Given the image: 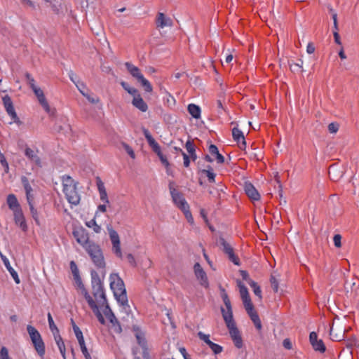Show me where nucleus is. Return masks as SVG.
Returning <instances> with one entry per match:
<instances>
[{"label":"nucleus","mask_w":359,"mask_h":359,"mask_svg":"<svg viewBox=\"0 0 359 359\" xmlns=\"http://www.w3.org/2000/svg\"><path fill=\"white\" fill-rule=\"evenodd\" d=\"M244 190L250 200L256 201H259L260 194L251 183L245 182L244 185Z\"/></svg>","instance_id":"16"},{"label":"nucleus","mask_w":359,"mask_h":359,"mask_svg":"<svg viewBox=\"0 0 359 359\" xmlns=\"http://www.w3.org/2000/svg\"><path fill=\"white\" fill-rule=\"evenodd\" d=\"M208 152L212 156L217 163L222 164L224 162V157L219 152L218 148L215 144H210Z\"/></svg>","instance_id":"20"},{"label":"nucleus","mask_w":359,"mask_h":359,"mask_svg":"<svg viewBox=\"0 0 359 359\" xmlns=\"http://www.w3.org/2000/svg\"><path fill=\"white\" fill-rule=\"evenodd\" d=\"M97 189L99 191L100 200L104 203H109V201L106 189L103 182L100 180L97 182Z\"/></svg>","instance_id":"26"},{"label":"nucleus","mask_w":359,"mask_h":359,"mask_svg":"<svg viewBox=\"0 0 359 359\" xmlns=\"http://www.w3.org/2000/svg\"><path fill=\"white\" fill-rule=\"evenodd\" d=\"M209 347L211 348V350L213 351L215 354H219L223 351L222 346L212 341L209 345Z\"/></svg>","instance_id":"49"},{"label":"nucleus","mask_w":359,"mask_h":359,"mask_svg":"<svg viewBox=\"0 0 359 359\" xmlns=\"http://www.w3.org/2000/svg\"><path fill=\"white\" fill-rule=\"evenodd\" d=\"M28 205L29 206L30 212H31L33 219L35 220L36 223L38 225H39L40 223H39V215H38L37 210L34 207V202H29V203H28Z\"/></svg>","instance_id":"45"},{"label":"nucleus","mask_w":359,"mask_h":359,"mask_svg":"<svg viewBox=\"0 0 359 359\" xmlns=\"http://www.w3.org/2000/svg\"><path fill=\"white\" fill-rule=\"evenodd\" d=\"M309 340H310L311 345L313 344V343H315L316 341H317L318 340V335L315 332H312L310 333Z\"/></svg>","instance_id":"61"},{"label":"nucleus","mask_w":359,"mask_h":359,"mask_svg":"<svg viewBox=\"0 0 359 359\" xmlns=\"http://www.w3.org/2000/svg\"><path fill=\"white\" fill-rule=\"evenodd\" d=\"M330 338L333 341H341L344 339V329H341L338 332H336L333 326L331 327L330 331Z\"/></svg>","instance_id":"31"},{"label":"nucleus","mask_w":359,"mask_h":359,"mask_svg":"<svg viewBox=\"0 0 359 359\" xmlns=\"http://www.w3.org/2000/svg\"><path fill=\"white\" fill-rule=\"evenodd\" d=\"M146 137L149 146L151 147L154 153L161 149L159 144L153 138V136H146Z\"/></svg>","instance_id":"43"},{"label":"nucleus","mask_w":359,"mask_h":359,"mask_svg":"<svg viewBox=\"0 0 359 359\" xmlns=\"http://www.w3.org/2000/svg\"><path fill=\"white\" fill-rule=\"evenodd\" d=\"M136 337H137L138 344L144 347L146 344L144 339L138 334L136 335Z\"/></svg>","instance_id":"64"},{"label":"nucleus","mask_w":359,"mask_h":359,"mask_svg":"<svg viewBox=\"0 0 359 359\" xmlns=\"http://www.w3.org/2000/svg\"><path fill=\"white\" fill-rule=\"evenodd\" d=\"M312 346L315 351L320 353H324L326 350L325 346L321 339H318L315 343H313Z\"/></svg>","instance_id":"41"},{"label":"nucleus","mask_w":359,"mask_h":359,"mask_svg":"<svg viewBox=\"0 0 359 359\" xmlns=\"http://www.w3.org/2000/svg\"><path fill=\"white\" fill-rule=\"evenodd\" d=\"M110 241L112 244V252L118 258L123 259V254L121 248V242L118 233L114 230L111 226L107 227Z\"/></svg>","instance_id":"8"},{"label":"nucleus","mask_w":359,"mask_h":359,"mask_svg":"<svg viewBox=\"0 0 359 359\" xmlns=\"http://www.w3.org/2000/svg\"><path fill=\"white\" fill-rule=\"evenodd\" d=\"M77 88L79 90V92L85 97L86 99L92 104H97L100 102V100L98 97H91L88 93H86L83 90H81V89L79 88V86H77Z\"/></svg>","instance_id":"44"},{"label":"nucleus","mask_w":359,"mask_h":359,"mask_svg":"<svg viewBox=\"0 0 359 359\" xmlns=\"http://www.w3.org/2000/svg\"><path fill=\"white\" fill-rule=\"evenodd\" d=\"M121 85L126 91H127L129 94H130L133 96L135 95L136 93L138 92V90L136 88L130 87V86L125 81H121Z\"/></svg>","instance_id":"48"},{"label":"nucleus","mask_w":359,"mask_h":359,"mask_svg":"<svg viewBox=\"0 0 359 359\" xmlns=\"http://www.w3.org/2000/svg\"><path fill=\"white\" fill-rule=\"evenodd\" d=\"M14 221L23 231H27V225L22 208L13 211Z\"/></svg>","instance_id":"15"},{"label":"nucleus","mask_w":359,"mask_h":359,"mask_svg":"<svg viewBox=\"0 0 359 359\" xmlns=\"http://www.w3.org/2000/svg\"><path fill=\"white\" fill-rule=\"evenodd\" d=\"M219 242L223 247V251L227 255L229 260L235 265L239 266V258L235 255L232 247L224 238H220Z\"/></svg>","instance_id":"12"},{"label":"nucleus","mask_w":359,"mask_h":359,"mask_svg":"<svg viewBox=\"0 0 359 359\" xmlns=\"http://www.w3.org/2000/svg\"><path fill=\"white\" fill-rule=\"evenodd\" d=\"M117 148L118 149H123L132 159H135L136 158V155L133 149L127 143L121 142L117 144Z\"/></svg>","instance_id":"29"},{"label":"nucleus","mask_w":359,"mask_h":359,"mask_svg":"<svg viewBox=\"0 0 359 359\" xmlns=\"http://www.w3.org/2000/svg\"><path fill=\"white\" fill-rule=\"evenodd\" d=\"M201 172L206 175L209 182L214 183L215 182L216 174L213 172L211 166L209 165L207 169L202 170Z\"/></svg>","instance_id":"35"},{"label":"nucleus","mask_w":359,"mask_h":359,"mask_svg":"<svg viewBox=\"0 0 359 359\" xmlns=\"http://www.w3.org/2000/svg\"><path fill=\"white\" fill-rule=\"evenodd\" d=\"M37 99L40 104L42 106V107L47 113H48L50 115H54L55 109H50L48 102L45 97L44 93L43 95H41V96L37 97Z\"/></svg>","instance_id":"28"},{"label":"nucleus","mask_w":359,"mask_h":359,"mask_svg":"<svg viewBox=\"0 0 359 359\" xmlns=\"http://www.w3.org/2000/svg\"><path fill=\"white\" fill-rule=\"evenodd\" d=\"M242 301H243L244 307H245L247 313L248 312H251L252 310L255 309L253 304H252V302L251 301L250 297H248L247 299H244Z\"/></svg>","instance_id":"46"},{"label":"nucleus","mask_w":359,"mask_h":359,"mask_svg":"<svg viewBox=\"0 0 359 359\" xmlns=\"http://www.w3.org/2000/svg\"><path fill=\"white\" fill-rule=\"evenodd\" d=\"M248 284L252 288L254 294L257 296L259 299H262V290L258 284L252 279H249Z\"/></svg>","instance_id":"36"},{"label":"nucleus","mask_w":359,"mask_h":359,"mask_svg":"<svg viewBox=\"0 0 359 359\" xmlns=\"http://www.w3.org/2000/svg\"><path fill=\"white\" fill-rule=\"evenodd\" d=\"M62 191L67 201L73 205H77L81 200L79 194L77 191V182L70 177L65 175L62 177Z\"/></svg>","instance_id":"4"},{"label":"nucleus","mask_w":359,"mask_h":359,"mask_svg":"<svg viewBox=\"0 0 359 359\" xmlns=\"http://www.w3.org/2000/svg\"><path fill=\"white\" fill-rule=\"evenodd\" d=\"M73 236L78 243H79L84 249L86 245L93 243L89 240V234L83 228H79L73 231Z\"/></svg>","instance_id":"10"},{"label":"nucleus","mask_w":359,"mask_h":359,"mask_svg":"<svg viewBox=\"0 0 359 359\" xmlns=\"http://www.w3.org/2000/svg\"><path fill=\"white\" fill-rule=\"evenodd\" d=\"M93 263L97 269H104L106 262L100 246L95 242L86 245L85 248Z\"/></svg>","instance_id":"5"},{"label":"nucleus","mask_w":359,"mask_h":359,"mask_svg":"<svg viewBox=\"0 0 359 359\" xmlns=\"http://www.w3.org/2000/svg\"><path fill=\"white\" fill-rule=\"evenodd\" d=\"M250 319L253 322L255 326L258 330H261L262 326L259 317L255 310H252L251 312H248Z\"/></svg>","instance_id":"30"},{"label":"nucleus","mask_w":359,"mask_h":359,"mask_svg":"<svg viewBox=\"0 0 359 359\" xmlns=\"http://www.w3.org/2000/svg\"><path fill=\"white\" fill-rule=\"evenodd\" d=\"M125 66L127 69V70L130 72V74L135 77L137 80H139L140 79V76H143V75L141 74L140 69L130 62H126Z\"/></svg>","instance_id":"24"},{"label":"nucleus","mask_w":359,"mask_h":359,"mask_svg":"<svg viewBox=\"0 0 359 359\" xmlns=\"http://www.w3.org/2000/svg\"><path fill=\"white\" fill-rule=\"evenodd\" d=\"M54 130L55 133L60 134H67L72 131L69 124L65 122H58L55 125Z\"/></svg>","instance_id":"22"},{"label":"nucleus","mask_w":359,"mask_h":359,"mask_svg":"<svg viewBox=\"0 0 359 359\" xmlns=\"http://www.w3.org/2000/svg\"><path fill=\"white\" fill-rule=\"evenodd\" d=\"M334 246L336 248L341 247V236L339 234H335L333 238Z\"/></svg>","instance_id":"56"},{"label":"nucleus","mask_w":359,"mask_h":359,"mask_svg":"<svg viewBox=\"0 0 359 359\" xmlns=\"http://www.w3.org/2000/svg\"><path fill=\"white\" fill-rule=\"evenodd\" d=\"M220 290L222 292L221 296L222 300L226 309H224L222 307L221 308L222 317L229 330V334L233 341L235 346L238 348H241L243 347V339L241 333L238 329L237 328L236 323L233 320L231 301L225 290L221 287Z\"/></svg>","instance_id":"2"},{"label":"nucleus","mask_w":359,"mask_h":359,"mask_svg":"<svg viewBox=\"0 0 359 359\" xmlns=\"http://www.w3.org/2000/svg\"><path fill=\"white\" fill-rule=\"evenodd\" d=\"M110 288L119 305L126 312L130 309L126 290L123 280L117 273H112L109 276Z\"/></svg>","instance_id":"3"},{"label":"nucleus","mask_w":359,"mask_h":359,"mask_svg":"<svg viewBox=\"0 0 359 359\" xmlns=\"http://www.w3.org/2000/svg\"><path fill=\"white\" fill-rule=\"evenodd\" d=\"M132 104L142 112H145L148 109L147 103L143 100L138 92L133 95Z\"/></svg>","instance_id":"19"},{"label":"nucleus","mask_w":359,"mask_h":359,"mask_svg":"<svg viewBox=\"0 0 359 359\" xmlns=\"http://www.w3.org/2000/svg\"><path fill=\"white\" fill-rule=\"evenodd\" d=\"M328 174L330 180L332 181H338L344 175V170L339 166L332 165L329 168Z\"/></svg>","instance_id":"18"},{"label":"nucleus","mask_w":359,"mask_h":359,"mask_svg":"<svg viewBox=\"0 0 359 359\" xmlns=\"http://www.w3.org/2000/svg\"><path fill=\"white\" fill-rule=\"evenodd\" d=\"M0 359H11L9 357L8 351L5 346H3L0 350Z\"/></svg>","instance_id":"54"},{"label":"nucleus","mask_w":359,"mask_h":359,"mask_svg":"<svg viewBox=\"0 0 359 359\" xmlns=\"http://www.w3.org/2000/svg\"><path fill=\"white\" fill-rule=\"evenodd\" d=\"M91 276L93 296H91L86 289L79 276H75L76 287L79 290V294L85 298L88 306L97 316L99 322L104 325L105 323V320L102 313L97 310V304L102 305L103 303H104L105 292L103 284L95 271H92Z\"/></svg>","instance_id":"1"},{"label":"nucleus","mask_w":359,"mask_h":359,"mask_svg":"<svg viewBox=\"0 0 359 359\" xmlns=\"http://www.w3.org/2000/svg\"><path fill=\"white\" fill-rule=\"evenodd\" d=\"M140 79L137 80L139 83H140L141 86L144 88V90L146 92L151 93L153 90L151 83L147 80L144 76H140Z\"/></svg>","instance_id":"38"},{"label":"nucleus","mask_w":359,"mask_h":359,"mask_svg":"<svg viewBox=\"0 0 359 359\" xmlns=\"http://www.w3.org/2000/svg\"><path fill=\"white\" fill-rule=\"evenodd\" d=\"M7 203L9 208L13 212L18 209H21V207L18 201L16 196L14 194H9L7 198Z\"/></svg>","instance_id":"25"},{"label":"nucleus","mask_w":359,"mask_h":359,"mask_svg":"<svg viewBox=\"0 0 359 359\" xmlns=\"http://www.w3.org/2000/svg\"><path fill=\"white\" fill-rule=\"evenodd\" d=\"M155 153L158 156V158H159L161 162L162 163V164L165 167L168 168L170 165V163H169L166 156L165 155H163V154L162 153L161 149H160L159 150H158Z\"/></svg>","instance_id":"47"},{"label":"nucleus","mask_w":359,"mask_h":359,"mask_svg":"<svg viewBox=\"0 0 359 359\" xmlns=\"http://www.w3.org/2000/svg\"><path fill=\"white\" fill-rule=\"evenodd\" d=\"M4 106L8 113V114L11 116V119L13 121H16L18 119L17 114L15 111L11 97L8 95H6L2 97Z\"/></svg>","instance_id":"14"},{"label":"nucleus","mask_w":359,"mask_h":359,"mask_svg":"<svg viewBox=\"0 0 359 359\" xmlns=\"http://www.w3.org/2000/svg\"><path fill=\"white\" fill-rule=\"evenodd\" d=\"M27 332L30 337L35 350L40 356L45 354V344L39 331L33 326L28 325Z\"/></svg>","instance_id":"6"},{"label":"nucleus","mask_w":359,"mask_h":359,"mask_svg":"<svg viewBox=\"0 0 359 359\" xmlns=\"http://www.w3.org/2000/svg\"><path fill=\"white\" fill-rule=\"evenodd\" d=\"M38 150H33L29 147L26 148L25 151V156L33 161L36 165L41 166V159L37 155Z\"/></svg>","instance_id":"21"},{"label":"nucleus","mask_w":359,"mask_h":359,"mask_svg":"<svg viewBox=\"0 0 359 359\" xmlns=\"http://www.w3.org/2000/svg\"><path fill=\"white\" fill-rule=\"evenodd\" d=\"M327 128L330 133H336L339 130V123L337 122L331 123L328 125Z\"/></svg>","instance_id":"50"},{"label":"nucleus","mask_w":359,"mask_h":359,"mask_svg":"<svg viewBox=\"0 0 359 359\" xmlns=\"http://www.w3.org/2000/svg\"><path fill=\"white\" fill-rule=\"evenodd\" d=\"M4 264L7 269V270L11 273V276L14 279L15 282L17 284L20 283V278L18 277V273L14 270V269L11 266L10 262L7 258L3 259Z\"/></svg>","instance_id":"27"},{"label":"nucleus","mask_w":359,"mask_h":359,"mask_svg":"<svg viewBox=\"0 0 359 359\" xmlns=\"http://www.w3.org/2000/svg\"><path fill=\"white\" fill-rule=\"evenodd\" d=\"M72 324H73V325H72L73 330H74L75 336L78 340L79 344L84 341L83 333H82L81 330H80V328L74 323L73 320H72Z\"/></svg>","instance_id":"39"},{"label":"nucleus","mask_w":359,"mask_h":359,"mask_svg":"<svg viewBox=\"0 0 359 359\" xmlns=\"http://www.w3.org/2000/svg\"><path fill=\"white\" fill-rule=\"evenodd\" d=\"M79 346H80L81 352L84 356L87 355V354H90L87 350L86 346L85 341L79 343Z\"/></svg>","instance_id":"62"},{"label":"nucleus","mask_w":359,"mask_h":359,"mask_svg":"<svg viewBox=\"0 0 359 359\" xmlns=\"http://www.w3.org/2000/svg\"><path fill=\"white\" fill-rule=\"evenodd\" d=\"M270 282L271 285V287L273 290L275 292H277L278 290V279L274 276H271L270 278Z\"/></svg>","instance_id":"52"},{"label":"nucleus","mask_w":359,"mask_h":359,"mask_svg":"<svg viewBox=\"0 0 359 359\" xmlns=\"http://www.w3.org/2000/svg\"><path fill=\"white\" fill-rule=\"evenodd\" d=\"M86 225L88 228H92L95 233H100L102 231L100 225L97 224L95 220V217L86 222Z\"/></svg>","instance_id":"37"},{"label":"nucleus","mask_w":359,"mask_h":359,"mask_svg":"<svg viewBox=\"0 0 359 359\" xmlns=\"http://www.w3.org/2000/svg\"><path fill=\"white\" fill-rule=\"evenodd\" d=\"M126 259L130 265H132L133 266H135L136 265V262H135V257L132 254H130V253L126 255Z\"/></svg>","instance_id":"58"},{"label":"nucleus","mask_w":359,"mask_h":359,"mask_svg":"<svg viewBox=\"0 0 359 359\" xmlns=\"http://www.w3.org/2000/svg\"><path fill=\"white\" fill-rule=\"evenodd\" d=\"M181 152H182V155L183 156V160H184V166L186 167V168H188L190 165V159L191 157L189 156V154H187L186 153H184L183 151L180 150Z\"/></svg>","instance_id":"55"},{"label":"nucleus","mask_w":359,"mask_h":359,"mask_svg":"<svg viewBox=\"0 0 359 359\" xmlns=\"http://www.w3.org/2000/svg\"><path fill=\"white\" fill-rule=\"evenodd\" d=\"M169 191L174 204L182 211L186 208H189V205L182 194L175 187V183L173 181L169 182Z\"/></svg>","instance_id":"7"},{"label":"nucleus","mask_w":359,"mask_h":359,"mask_svg":"<svg viewBox=\"0 0 359 359\" xmlns=\"http://www.w3.org/2000/svg\"><path fill=\"white\" fill-rule=\"evenodd\" d=\"M188 111L194 118H198L200 117L201 109L198 105H196L194 104H189Z\"/></svg>","instance_id":"34"},{"label":"nucleus","mask_w":359,"mask_h":359,"mask_svg":"<svg viewBox=\"0 0 359 359\" xmlns=\"http://www.w3.org/2000/svg\"><path fill=\"white\" fill-rule=\"evenodd\" d=\"M21 182H22V184L24 189L25 191V193H26V198H27V203L34 202V194H33V189L32 188V186L30 184L29 180L27 179V177L22 176L21 177Z\"/></svg>","instance_id":"17"},{"label":"nucleus","mask_w":359,"mask_h":359,"mask_svg":"<svg viewBox=\"0 0 359 359\" xmlns=\"http://www.w3.org/2000/svg\"><path fill=\"white\" fill-rule=\"evenodd\" d=\"M100 309H102L104 314L113 325H117L118 326L119 332H121V328L120 327L119 323L107 303L106 295H104V303H103L102 305L97 304V310L100 312Z\"/></svg>","instance_id":"9"},{"label":"nucleus","mask_w":359,"mask_h":359,"mask_svg":"<svg viewBox=\"0 0 359 359\" xmlns=\"http://www.w3.org/2000/svg\"><path fill=\"white\" fill-rule=\"evenodd\" d=\"M70 268L72 271V273L74 274V277L79 276V270L77 268V266L76 263L74 261H72L70 262Z\"/></svg>","instance_id":"57"},{"label":"nucleus","mask_w":359,"mask_h":359,"mask_svg":"<svg viewBox=\"0 0 359 359\" xmlns=\"http://www.w3.org/2000/svg\"><path fill=\"white\" fill-rule=\"evenodd\" d=\"M198 336L199 337L200 339L203 340L205 344H207L208 346L210 344V343L212 342L210 340V335L209 334H204L203 332H199L198 333Z\"/></svg>","instance_id":"53"},{"label":"nucleus","mask_w":359,"mask_h":359,"mask_svg":"<svg viewBox=\"0 0 359 359\" xmlns=\"http://www.w3.org/2000/svg\"><path fill=\"white\" fill-rule=\"evenodd\" d=\"M283 345L287 350H290L292 348V342L289 339H285L283 341Z\"/></svg>","instance_id":"59"},{"label":"nucleus","mask_w":359,"mask_h":359,"mask_svg":"<svg viewBox=\"0 0 359 359\" xmlns=\"http://www.w3.org/2000/svg\"><path fill=\"white\" fill-rule=\"evenodd\" d=\"M237 286L239 288V292L242 300L250 297L248 288L241 280H237Z\"/></svg>","instance_id":"33"},{"label":"nucleus","mask_w":359,"mask_h":359,"mask_svg":"<svg viewBox=\"0 0 359 359\" xmlns=\"http://www.w3.org/2000/svg\"><path fill=\"white\" fill-rule=\"evenodd\" d=\"M182 212H184V216H185L186 219H187L188 222L190 223L191 224H194V218H193V216L190 211V208L183 210Z\"/></svg>","instance_id":"51"},{"label":"nucleus","mask_w":359,"mask_h":359,"mask_svg":"<svg viewBox=\"0 0 359 359\" xmlns=\"http://www.w3.org/2000/svg\"><path fill=\"white\" fill-rule=\"evenodd\" d=\"M107 203L99 205L97 207V211L95 214V217H97L98 215V211H100L102 212H105L107 211Z\"/></svg>","instance_id":"60"},{"label":"nucleus","mask_w":359,"mask_h":359,"mask_svg":"<svg viewBox=\"0 0 359 359\" xmlns=\"http://www.w3.org/2000/svg\"><path fill=\"white\" fill-rule=\"evenodd\" d=\"M155 23L157 29H163L165 27H172L173 25L172 20L161 12L157 13Z\"/></svg>","instance_id":"13"},{"label":"nucleus","mask_w":359,"mask_h":359,"mask_svg":"<svg viewBox=\"0 0 359 359\" xmlns=\"http://www.w3.org/2000/svg\"><path fill=\"white\" fill-rule=\"evenodd\" d=\"M47 317H48L49 327H50V330L51 332L53 333V334L54 335L55 334L59 333V330L57 327L56 325L55 324L50 313H48Z\"/></svg>","instance_id":"40"},{"label":"nucleus","mask_w":359,"mask_h":359,"mask_svg":"<svg viewBox=\"0 0 359 359\" xmlns=\"http://www.w3.org/2000/svg\"><path fill=\"white\" fill-rule=\"evenodd\" d=\"M32 90L34 91L36 97H39L41 96V95L43 94V90L40 88H38L37 86L36 88H33Z\"/></svg>","instance_id":"63"},{"label":"nucleus","mask_w":359,"mask_h":359,"mask_svg":"<svg viewBox=\"0 0 359 359\" xmlns=\"http://www.w3.org/2000/svg\"><path fill=\"white\" fill-rule=\"evenodd\" d=\"M234 141L236 142L241 149H245L246 141L245 136H233Z\"/></svg>","instance_id":"42"},{"label":"nucleus","mask_w":359,"mask_h":359,"mask_svg":"<svg viewBox=\"0 0 359 359\" xmlns=\"http://www.w3.org/2000/svg\"><path fill=\"white\" fill-rule=\"evenodd\" d=\"M54 337V339L55 341V343L60 350V352L63 358V359H66L67 357H66V348H65V343L63 341V339L62 338V337L60 336V332L59 333H57V334H55L53 335Z\"/></svg>","instance_id":"23"},{"label":"nucleus","mask_w":359,"mask_h":359,"mask_svg":"<svg viewBox=\"0 0 359 359\" xmlns=\"http://www.w3.org/2000/svg\"><path fill=\"white\" fill-rule=\"evenodd\" d=\"M186 149L191 160L193 161H195L197 159V155L196 154L195 147L194 144L191 142L189 140H188L186 142Z\"/></svg>","instance_id":"32"},{"label":"nucleus","mask_w":359,"mask_h":359,"mask_svg":"<svg viewBox=\"0 0 359 359\" xmlns=\"http://www.w3.org/2000/svg\"><path fill=\"white\" fill-rule=\"evenodd\" d=\"M194 273L199 281L200 285L203 287L208 288L209 287V282L206 275V273L201 267L199 263H196L194 266Z\"/></svg>","instance_id":"11"}]
</instances>
